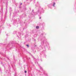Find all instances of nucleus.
<instances>
[{
	"label": "nucleus",
	"instance_id": "1",
	"mask_svg": "<svg viewBox=\"0 0 76 76\" xmlns=\"http://www.w3.org/2000/svg\"><path fill=\"white\" fill-rule=\"evenodd\" d=\"M36 28L37 29H38V28H39V26H37L36 27Z\"/></svg>",
	"mask_w": 76,
	"mask_h": 76
},
{
	"label": "nucleus",
	"instance_id": "2",
	"mask_svg": "<svg viewBox=\"0 0 76 76\" xmlns=\"http://www.w3.org/2000/svg\"><path fill=\"white\" fill-rule=\"evenodd\" d=\"M55 3H54L53 4V6H54V5H55Z\"/></svg>",
	"mask_w": 76,
	"mask_h": 76
},
{
	"label": "nucleus",
	"instance_id": "3",
	"mask_svg": "<svg viewBox=\"0 0 76 76\" xmlns=\"http://www.w3.org/2000/svg\"><path fill=\"white\" fill-rule=\"evenodd\" d=\"M26 72H27L26 71H25V73H26Z\"/></svg>",
	"mask_w": 76,
	"mask_h": 76
},
{
	"label": "nucleus",
	"instance_id": "4",
	"mask_svg": "<svg viewBox=\"0 0 76 76\" xmlns=\"http://www.w3.org/2000/svg\"><path fill=\"white\" fill-rule=\"evenodd\" d=\"M27 45V46H28V47H29V45Z\"/></svg>",
	"mask_w": 76,
	"mask_h": 76
},
{
	"label": "nucleus",
	"instance_id": "5",
	"mask_svg": "<svg viewBox=\"0 0 76 76\" xmlns=\"http://www.w3.org/2000/svg\"><path fill=\"white\" fill-rule=\"evenodd\" d=\"M39 19H41V17H40Z\"/></svg>",
	"mask_w": 76,
	"mask_h": 76
}]
</instances>
